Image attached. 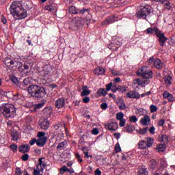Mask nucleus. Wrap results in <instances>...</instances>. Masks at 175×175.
I'll return each mask as SVG.
<instances>
[{
	"mask_svg": "<svg viewBox=\"0 0 175 175\" xmlns=\"http://www.w3.org/2000/svg\"><path fill=\"white\" fill-rule=\"evenodd\" d=\"M55 107H57V109H63V107H65V98H58L55 103Z\"/></svg>",
	"mask_w": 175,
	"mask_h": 175,
	"instance_id": "4468645a",
	"label": "nucleus"
},
{
	"mask_svg": "<svg viewBox=\"0 0 175 175\" xmlns=\"http://www.w3.org/2000/svg\"><path fill=\"white\" fill-rule=\"evenodd\" d=\"M51 70H53V67L51 66L49 64L44 65L42 71V77L44 79H46V77H49L50 76V73H51Z\"/></svg>",
	"mask_w": 175,
	"mask_h": 175,
	"instance_id": "9d476101",
	"label": "nucleus"
},
{
	"mask_svg": "<svg viewBox=\"0 0 175 175\" xmlns=\"http://www.w3.org/2000/svg\"><path fill=\"white\" fill-rule=\"evenodd\" d=\"M10 12L15 20H23L28 16L27 10L24 9L20 1H14L12 3Z\"/></svg>",
	"mask_w": 175,
	"mask_h": 175,
	"instance_id": "f257e3e1",
	"label": "nucleus"
},
{
	"mask_svg": "<svg viewBox=\"0 0 175 175\" xmlns=\"http://www.w3.org/2000/svg\"><path fill=\"white\" fill-rule=\"evenodd\" d=\"M29 159V155L28 154H25L21 157V160L27 161Z\"/></svg>",
	"mask_w": 175,
	"mask_h": 175,
	"instance_id": "864d4df0",
	"label": "nucleus"
},
{
	"mask_svg": "<svg viewBox=\"0 0 175 175\" xmlns=\"http://www.w3.org/2000/svg\"><path fill=\"white\" fill-rule=\"evenodd\" d=\"M157 37L159 38V43L161 47H163L165 46V43H166V41L167 40V38L165 36V33H162V31H160Z\"/></svg>",
	"mask_w": 175,
	"mask_h": 175,
	"instance_id": "9b49d317",
	"label": "nucleus"
},
{
	"mask_svg": "<svg viewBox=\"0 0 175 175\" xmlns=\"http://www.w3.org/2000/svg\"><path fill=\"white\" fill-rule=\"evenodd\" d=\"M28 92L33 98H44L47 95L46 88L38 85H30L28 86Z\"/></svg>",
	"mask_w": 175,
	"mask_h": 175,
	"instance_id": "f03ea898",
	"label": "nucleus"
},
{
	"mask_svg": "<svg viewBox=\"0 0 175 175\" xmlns=\"http://www.w3.org/2000/svg\"><path fill=\"white\" fill-rule=\"evenodd\" d=\"M130 121L131 122H137V118L136 116H130Z\"/></svg>",
	"mask_w": 175,
	"mask_h": 175,
	"instance_id": "5fc2aeb1",
	"label": "nucleus"
},
{
	"mask_svg": "<svg viewBox=\"0 0 175 175\" xmlns=\"http://www.w3.org/2000/svg\"><path fill=\"white\" fill-rule=\"evenodd\" d=\"M99 133V129L98 128H95L92 131V135H98Z\"/></svg>",
	"mask_w": 175,
	"mask_h": 175,
	"instance_id": "69168bd1",
	"label": "nucleus"
},
{
	"mask_svg": "<svg viewBox=\"0 0 175 175\" xmlns=\"http://www.w3.org/2000/svg\"><path fill=\"white\" fill-rule=\"evenodd\" d=\"M118 91L119 92H125V91H126V88L125 85H119L118 86Z\"/></svg>",
	"mask_w": 175,
	"mask_h": 175,
	"instance_id": "a18cd8bd",
	"label": "nucleus"
},
{
	"mask_svg": "<svg viewBox=\"0 0 175 175\" xmlns=\"http://www.w3.org/2000/svg\"><path fill=\"white\" fill-rule=\"evenodd\" d=\"M126 96L129 99H140V94L136 91H130L127 93Z\"/></svg>",
	"mask_w": 175,
	"mask_h": 175,
	"instance_id": "dca6fc26",
	"label": "nucleus"
},
{
	"mask_svg": "<svg viewBox=\"0 0 175 175\" xmlns=\"http://www.w3.org/2000/svg\"><path fill=\"white\" fill-rule=\"evenodd\" d=\"M68 142L65 140L59 143L57 146V150H58L59 151H62V150H64V148L65 147V146H66Z\"/></svg>",
	"mask_w": 175,
	"mask_h": 175,
	"instance_id": "72a5a7b5",
	"label": "nucleus"
},
{
	"mask_svg": "<svg viewBox=\"0 0 175 175\" xmlns=\"http://www.w3.org/2000/svg\"><path fill=\"white\" fill-rule=\"evenodd\" d=\"M116 21H118V19L116 18V16H111L107 17L103 22V25H109V24H113V23H116Z\"/></svg>",
	"mask_w": 175,
	"mask_h": 175,
	"instance_id": "ddd939ff",
	"label": "nucleus"
},
{
	"mask_svg": "<svg viewBox=\"0 0 175 175\" xmlns=\"http://www.w3.org/2000/svg\"><path fill=\"white\" fill-rule=\"evenodd\" d=\"M101 109H102V110H106V109H107V103H102Z\"/></svg>",
	"mask_w": 175,
	"mask_h": 175,
	"instance_id": "774afa93",
	"label": "nucleus"
},
{
	"mask_svg": "<svg viewBox=\"0 0 175 175\" xmlns=\"http://www.w3.org/2000/svg\"><path fill=\"white\" fill-rule=\"evenodd\" d=\"M11 81L12 83H14V84H17L18 83V79L15 76L11 77Z\"/></svg>",
	"mask_w": 175,
	"mask_h": 175,
	"instance_id": "680f3d73",
	"label": "nucleus"
},
{
	"mask_svg": "<svg viewBox=\"0 0 175 175\" xmlns=\"http://www.w3.org/2000/svg\"><path fill=\"white\" fill-rule=\"evenodd\" d=\"M16 175H23V171H21V168L17 167L15 170Z\"/></svg>",
	"mask_w": 175,
	"mask_h": 175,
	"instance_id": "3c124183",
	"label": "nucleus"
},
{
	"mask_svg": "<svg viewBox=\"0 0 175 175\" xmlns=\"http://www.w3.org/2000/svg\"><path fill=\"white\" fill-rule=\"evenodd\" d=\"M158 125L159 126H163V125H165V120L163 119L159 120Z\"/></svg>",
	"mask_w": 175,
	"mask_h": 175,
	"instance_id": "e2e57ef3",
	"label": "nucleus"
},
{
	"mask_svg": "<svg viewBox=\"0 0 175 175\" xmlns=\"http://www.w3.org/2000/svg\"><path fill=\"white\" fill-rule=\"evenodd\" d=\"M151 13V7L148 5L141 6L139 10L136 12L135 16L141 20H146L147 16Z\"/></svg>",
	"mask_w": 175,
	"mask_h": 175,
	"instance_id": "423d86ee",
	"label": "nucleus"
},
{
	"mask_svg": "<svg viewBox=\"0 0 175 175\" xmlns=\"http://www.w3.org/2000/svg\"><path fill=\"white\" fill-rule=\"evenodd\" d=\"M119 109L120 110H125L126 109V105L124 101H121L119 103Z\"/></svg>",
	"mask_w": 175,
	"mask_h": 175,
	"instance_id": "37998d69",
	"label": "nucleus"
},
{
	"mask_svg": "<svg viewBox=\"0 0 175 175\" xmlns=\"http://www.w3.org/2000/svg\"><path fill=\"white\" fill-rule=\"evenodd\" d=\"M159 142L164 143L165 144H167L169 143V137L166 135H161L159 136Z\"/></svg>",
	"mask_w": 175,
	"mask_h": 175,
	"instance_id": "c756f323",
	"label": "nucleus"
},
{
	"mask_svg": "<svg viewBox=\"0 0 175 175\" xmlns=\"http://www.w3.org/2000/svg\"><path fill=\"white\" fill-rule=\"evenodd\" d=\"M107 128L109 131H117L118 129V124L116 122H111L107 124Z\"/></svg>",
	"mask_w": 175,
	"mask_h": 175,
	"instance_id": "5701e85b",
	"label": "nucleus"
},
{
	"mask_svg": "<svg viewBox=\"0 0 175 175\" xmlns=\"http://www.w3.org/2000/svg\"><path fill=\"white\" fill-rule=\"evenodd\" d=\"M84 19L82 17H75L72 20V25L75 29H80L84 25Z\"/></svg>",
	"mask_w": 175,
	"mask_h": 175,
	"instance_id": "6e6552de",
	"label": "nucleus"
},
{
	"mask_svg": "<svg viewBox=\"0 0 175 175\" xmlns=\"http://www.w3.org/2000/svg\"><path fill=\"white\" fill-rule=\"evenodd\" d=\"M44 10H48V12H54L55 10L54 6H53V5H46L44 8Z\"/></svg>",
	"mask_w": 175,
	"mask_h": 175,
	"instance_id": "79ce46f5",
	"label": "nucleus"
},
{
	"mask_svg": "<svg viewBox=\"0 0 175 175\" xmlns=\"http://www.w3.org/2000/svg\"><path fill=\"white\" fill-rule=\"evenodd\" d=\"M31 148V146H29V144H23L19 146L18 150L19 152H21L22 154H25L27 152H29V150Z\"/></svg>",
	"mask_w": 175,
	"mask_h": 175,
	"instance_id": "6ab92c4d",
	"label": "nucleus"
},
{
	"mask_svg": "<svg viewBox=\"0 0 175 175\" xmlns=\"http://www.w3.org/2000/svg\"><path fill=\"white\" fill-rule=\"evenodd\" d=\"M105 69L102 67H97L94 70V74L100 76L101 75H105Z\"/></svg>",
	"mask_w": 175,
	"mask_h": 175,
	"instance_id": "a878e982",
	"label": "nucleus"
},
{
	"mask_svg": "<svg viewBox=\"0 0 175 175\" xmlns=\"http://www.w3.org/2000/svg\"><path fill=\"white\" fill-rule=\"evenodd\" d=\"M116 118L117 120H118L119 121L120 120H124V113L122 112H119L116 114Z\"/></svg>",
	"mask_w": 175,
	"mask_h": 175,
	"instance_id": "de8ad7c7",
	"label": "nucleus"
},
{
	"mask_svg": "<svg viewBox=\"0 0 175 175\" xmlns=\"http://www.w3.org/2000/svg\"><path fill=\"white\" fill-rule=\"evenodd\" d=\"M154 65L157 69H162V68H163V64H162V62H161V59H157L154 62Z\"/></svg>",
	"mask_w": 175,
	"mask_h": 175,
	"instance_id": "c85d7f7f",
	"label": "nucleus"
},
{
	"mask_svg": "<svg viewBox=\"0 0 175 175\" xmlns=\"http://www.w3.org/2000/svg\"><path fill=\"white\" fill-rule=\"evenodd\" d=\"M47 143V137H44L42 138H38L37 139V146L38 147H44Z\"/></svg>",
	"mask_w": 175,
	"mask_h": 175,
	"instance_id": "4be33fe9",
	"label": "nucleus"
},
{
	"mask_svg": "<svg viewBox=\"0 0 175 175\" xmlns=\"http://www.w3.org/2000/svg\"><path fill=\"white\" fill-rule=\"evenodd\" d=\"M119 123L120 126L122 127V126H125V123L126 122V120H125V119H121Z\"/></svg>",
	"mask_w": 175,
	"mask_h": 175,
	"instance_id": "13d9d810",
	"label": "nucleus"
},
{
	"mask_svg": "<svg viewBox=\"0 0 175 175\" xmlns=\"http://www.w3.org/2000/svg\"><path fill=\"white\" fill-rule=\"evenodd\" d=\"M3 114L6 118H13L16 116V108L12 104H7L4 106Z\"/></svg>",
	"mask_w": 175,
	"mask_h": 175,
	"instance_id": "0eeeda50",
	"label": "nucleus"
},
{
	"mask_svg": "<svg viewBox=\"0 0 175 175\" xmlns=\"http://www.w3.org/2000/svg\"><path fill=\"white\" fill-rule=\"evenodd\" d=\"M157 149L159 152H163L166 150V145L165 144H159L157 146Z\"/></svg>",
	"mask_w": 175,
	"mask_h": 175,
	"instance_id": "e433bc0d",
	"label": "nucleus"
},
{
	"mask_svg": "<svg viewBox=\"0 0 175 175\" xmlns=\"http://www.w3.org/2000/svg\"><path fill=\"white\" fill-rule=\"evenodd\" d=\"M42 159H44V157H42V158H40L39 159H38V165H40V170H41V172H43V170H44V167H46V161H42Z\"/></svg>",
	"mask_w": 175,
	"mask_h": 175,
	"instance_id": "2f4dec72",
	"label": "nucleus"
},
{
	"mask_svg": "<svg viewBox=\"0 0 175 175\" xmlns=\"http://www.w3.org/2000/svg\"><path fill=\"white\" fill-rule=\"evenodd\" d=\"M172 77H170V75H165L163 78L165 84H167V85H170L172 84Z\"/></svg>",
	"mask_w": 175,
	"mask_h": 175,
	"instance_id": "473e14b6",
	"label": "nucleus"
},
{
	"mask_svg": "<svg viewBox=\"0 0 175 175\" xmlns=\"http://www.w3.org/2000/svg\"><path fill=\"white\" fill-rule=\"evenodd\" d=\"M137 75L141 76L144 80H142V84H150V79H152L154 73L151 70H148V67L143 66L138 70Z\"/></svg>",
	"mask_w": 175,
	"mask_h": 175,
	"instance_id": "7ed1b4c3",
	"label": "nucleus"
},
{
	"mask_svg": "<svg viewBox=\"0 0 175 175\" xmlns=\"http://www.w3.org/2000/svg\"><path fill=\"white\" fill-rule=\"evenodd\" d=\"M46 133L43 132V131H39L37 134V137H38V139H43V137H46Z\"/></svg>",
	"mask_w": 175,
	"mask_h": 175,
	"instance_id": "c03bdc74",
	"label": "nucleus"
},
{
	"mask_svg": "<svg viewBox=\"0 0 175 175\" xmlns=\"http://www.w3.org/2000/svg\"><path fill=\"white\" fill-rule=\"evenodd\" d=\"M43 106H44V103H41L37 104L34 107V111H38L39 109H42L43 107Z\"/></svg>",
	"mask_w": 175,
	"mask_h": 175,
	"instance_id": "ea45409f",
	"label": "nucleus"
},
{
	"mask_svg": "<svg viewBox=\"0 0 175 175\" xmlns=\"http://www.w3.org/2000/svg\"><path fill=\"white\" fill-rule=\"evenodd\" d=\"M1 20L3 24H6V23H8V19H6V17L3 15L1 16Z\"/></svg>",
	"mask_w": 175,
	"mask_h": 175,
	"instance_id": "0e129e2a",
	"label": "nucleus"
},
{
	"mask_svg": "<svg viewBox=\"0 0 175 175\" xmlns=\"http://www.w3.org/2000/svg\"><path fill=\"white\" fill-rule=\"evenodd\" d=\"M150 113H155L156 111H158V108H157V106L154 105H151L150 106Z\"/></svg>",
	"mask_w": 175,
	"mask_h": 175,
	"instance_id": "09e8293b",
	"label": "nucleus"
},
{
	"mask_svg": "<svg viewBox=\"0 0 175 175\" xmlns=\"http://www.w3.org/2000/svg\"><path fill=\"white\" fill-rule=\"evenodd\" d=\"M137 175H148V170L144 167H142L139 169Z\"/></svg>",
	"mask_w": 175,
	"mask_h": 175,
	"instance_id": "cd10ccee",
	"label": "nucleus"
},
{
	"mask_svg": "<svg viewBox=\"0 0 175 175\" xmlns=\"http://www.w3.org/2000/svg\"><path fill=\"white\" fill-rule=\"evenodd\" d=\"M94 175H102V171L99 168H97L94 172Z\"/></svg>",
	"mask_w": 175,
	"mask_h": 175,
	"instance_id": "338daca9",
	"label": "nucleus"
},
{
	"mask_svg": "<svg viewBox=\"0 0 175 175\" xmlns=\"http://www.w3.org/2000/svg\"><path fill=\"white\" fill-rule=\"evenodd\" d=\"M138 147L139 148H141L142 150H146L148 148V146H147V142L144 140L141 141L138 143Z\"/></svg>",
	"mask_w": 175,
	"mask_h": 175,
	"instance_id": "7c9ffc66",
	"label": "nucleus"
},
{
	"mask_svg": "<svg viewBox=\"0 0 175 175\" xmlns=\"http://www.w3.org/2000/svg\"><path fill=\"white\" fill-rule=\"evenodd\" d=\"M115 151L116 152H120L121 151V146H120V144L117 143L115 146Z\"/></svg>",
	"mask_w": 175,
	"mask_h": 175,
	"instance_id": "603ef678",
	"label": "nucleus"
},
{
	"mask_svg": "<svg viewBox=\"0 0 175 175\" xmlns=\"http://www.w3.org/2000/svg\"><path fill=\"white\" fill-rule=\"evenodd\" d=\"M39 126L43 131H47L50 128V120L47 118L41 119L39 121Z\"/></svg>",
	"mask_w": 175,
	"mask_h": 175,
	"instance_id": "1a4fd4ad",
	"label": "nucleus"
},
{
	"mask_svg": "<svg viewBox=\"0 0 175 175\" xmlns=\"http://www.w3.org/2000/svg\"><path fill=\"white\" fill-rule=\"evenodd\" d=\"M120 46H121V42H118L117 40L114 42L111 43L108 48L109 50H112V51H117L118 49L120 48Z\"/></svg>",
	"mask_w": 175,
	"mask_h": 175,
	"instance_id": "2eb2a0df",
	"label": "nucleus"
},
{
	"mask_svg": "<svg viewBox=\"0 0 175 175\" xmlns=\"http://www.w3.org/2000/svg\"><path fill=\"white\" fill-rule=\"evenodd\" d=\"M53 128L55 129V131H59V129L62 128V124L61 123H57L53 125Z\"/></svg>",
	"mask_w": 175,
	"mask_h": 175,
	"instance_id": "8fccbe9b",
	"label": "nucleus"
},
{
	"mask_svg": "<svg viewBox=\"0 0 175 175\" xmlns=\"http://www.w3.org/2000/svg\"><path fill=\"white\" fill-rule=\"evenodd\" d=\"M10 135L14 142H18L20 139V133L14 129H11Z\"/></svg>",
	"mask_w": 175,
	"mask_h": 175,
	"instance_id": "f8f14e48",
	"label": "nucleus"
},
{
	"mask_svg": "<svg viewBox=\"0 0 175 175\" xmlns=\"http://www.w3.org/2000/svg\"><path fill=\"white\" fill-rule=\"evenodd\" d=\"M147 131H148V127L137 129L136 132L137 133H139L140 135H146V133H147Z\"/></svg>",
	"mask_w": 175,
	"mask_h": 175,
	"instance_id": "4c0bfd02",
	"label": "nucleus"
},
{
	"mask_svg": "<svg viewBox=\"0 0 175 175\" xmlns=\"http://www.w3.org/2000/svg\"><path fill=\"white\" fill-rule=\"evenodd\" d=\"M10 148H11L14 152H16V151H17V145L12 144L10 146Z\"/></svg>",
	"mask_w": 175,
	"mask_h": 175,
	"instance_id": "bf43d9fd",
	"label": "nucleus"
},
{
	"mask_svg": "<svg viewBox=\"0 0 175 175\" xmlns=\"http://www.w3.org/2000/svg\"><path fill=\"white\" fill-rule=\"evenodd\" d=\"M163 98L164 99H167L168 102H173L174 100V97L173 96V94L166 91L163 92Z\"/></svg>",
	"mask_w": 175,
	"mask_h": 175,
	"instance_id": "b1692460",
	"label": "nucleus"
},
{
	"mask_svg": "<svg viewBox=\"0 0 175 175\" xmlns=\"http://www.w3.org/2000/svg\"><path fill=\"white\" fill-rule=\"evenodd\" d=\"M96 95L98 96H106L107 95V90L105 88H100L97 92Z\"/></svg>",
	"mask_w": 175,
	"mask_h": 175,
	"instance_id": "bb28decb",
	"label": "nucleus"
},
{
	"mask_svg": "<svg viewBox=\"0 0 175 175\" xmlns=\"http://www.w3.org/2000/svg\"><path fill=\"white\" fill-rule=\"evenodd\" d=\"M90 94H91V90H88V87L87 85L82 86L81 96H88Z\"/></svg>",
	"mask_w": 175,
	"mask_h": 175,
	"instance_id": "393cba45",
	"label": "nucleus"
},
{
	"mask_svg": "<svg viewBox=\"0 0 175 175\" xmlns=\"http://www.w3.org/2000/svg\"><path fill=\"white\" fill-rule=\"evenodd\" d=\"M68 13L70 14H79L81 17H85V16H91V8H77L75 5H71L68 8Z\"/></svg>",
	"mask_w": 175,
	"mask_h": 175,
	"instance_id": "39448f33",
	"label": "nucleus"
},
{
	"mask_svg": "<svg viewBox=\"0 0 175 175\" xmlns=\"http://www.w3.org/2000/svg\"><path fill=\"white\" fill-rule=\"evenodd\" d=\"M125 131H126L128 133H132V132L135 131V127L131 124H127L125 127Z\"/></svg>",
	"mask_w": 175,
	"mask_h": 175,
	"instance_id": "c9c22d12",
	"label": "nucleus"
},
{
	"mask_svg": "<svg viewBox=\"0 0 175 175\" xmlns=\"http://www.w3.org/2000/svg\"><path fill=\"white\" fill-rule=\"evenodd\" d=\"M29 66H31V62L28 61L25 62L23 68V72L24 70H28V69H29Z\"/></svg>",
	"mask_w": 175,
	"mask_h": 175,
	"instance_id": "a19ab883",
	"label": "nucleus"
},
{
	"mask_svg": "<svg viewBox=\"0 0 175 175\" xmlns=\"http://www.w3.org/2000/svg\"><path fill=\"white\" fill-rule=\"evenodd\" d=\"M68 171H69V168L65 165L60 168V173H65V172Z\"/></svg>",
	"mask_w": 175,
	"mask_h": 175,
	"instance_id": "6e6d98bb",
	"label": "nucleus"
},
{
	"mask_svg": "<svg viewBox=\"0 0 175 175\" xmlns=\"http://www.w3.org/2000/svg\"><path fill=\"white\" fill-rule=\"evenodd\" d=\"M139 122L141 125H143L144 126H147V125H148L151 122V119L148 116L145 115L144 118H141Z\"/></svg>",
	"mask_w": 175,
	"mask_h": 175,
	"instance_id": "a211bd4d",
	"label": "nucleus"
},
{
	"mask_svg": "<svg viewBox=\"0 0 175 175\" xmlns=\"http://www.w3.org/2000/svg\"><path fill=\"white\" fill-rule=\"evenodd\" d=\"M4 64L9 69H13L14 70H18L21 73L24 72V69L23 68V63L20 62L14 59H12L10 57H5L4 59Z\"/></svg>",
	"mask_w": 175,
	"mask_h": 175,
	"instance_id": "20e7f679",
	"label": "nucleus"
},
{
	"mask_svg": "<svg viewBox=\"0 0 175 175\" xmlns=\"http://www.w3.org/2000/svg\"><path fill=\"white\" fill-rule=\"evenodd\" d=\"M154 144V138L148 137L146 139V146H148V148H150Z\"/></svg>",
	"mask_w": 175,
	"mask_h": 175,
	"instance_id": "58836bf2",
	"label": "nucleus"
},
{
	"mask_svg": "<svg viewBox=\"0 0 175 175\" xmlns=\"http://www.w3.org/2000/svg\"><path fill=\"white\" fill-rule=\"evenodd\" d=\"M75 157L77 159V161H79V163H81L83 162V159H81V157L80 156V154L76 153Z\"/></svg>",
	"mask_w": 175,
	"mask_h": 175,
	"instance_id": "052dcab7",
	"label": "nucleus"
},
{
	"mask_svg": "<svg viewBox=\"0 0 175 175\" xmlns=\"http://www.w3.org/2000/svg\"><path fill=\"white\" fill-rule=\"evenodd\" d=\"M29 84H31V80L29 78H25L23 82L19 83V88L23 90H27L28 91V88H24V85H29Z\"/></svg>",
	"mask_w": 175,
	"mask_h": 175,
	"instance_id": "aec40b11",
	"label": "nucleus"
},
{
	"mask_svg": "<svg viewBox=\"0 0 175 175\" xmlns=\"http://www.w3.org/2000/svg\"><path fill=\"white\" fill-rule=\"evenodd\" d=\"M152 2H159L162 5H164L165 9L167 10H170L172 9V6H170V1L167 0H150Z\"/></svg>",
	"mask_w": 175,
	"mask_h": 175,
	"instance_id": "f3484780",
	"label": "nucleus"
},
{
	"mask_svg": "<svg viewBox=\"0 0 175 175\" xmlns=\"http://www.w3.org/2000/svg\"><path fill=\"white\" fill-rule=\"evenodd\" d=\"M149 166L150 168L152 169V170H155V169H157V166H158V164L154 159H152L150 161Z\"/></svg>",
	"mask_w": 175,
	"mask_h": 175,
	"instance_id": "f704fd0d",
	"label": "nucleus"
},
{
	"mask_svg": "<svg viewBox=\"0 0 175 175\" xmlns=\"http://www.w3.org/2000/svg\"><path fill=\"white\" fill-rule=\"evenodd\" d=\"M113 83L110 82L109 84L106 85V91H110L113 88Z\"/></svg>",
	"mask_w": 175,
	"mask_h": 175,
	"instance_id": "4d7b16f0",
	"label": "nucleus"
},
{
	"mask_svg": "<svg viewBox=\"0 0 175 175\" xmlns=\"http://www.w3.org/2000/svg\"><path fill=\"white\" fill-rule=\"evenodd\" d=\"M160 31L161 30L158 29V27H149L146 30H145V32L146 33H147V35L152 34L154 33V35H156V36Z\"/></svg>",
	"mask_w": 175,
	"mask_h": 175,
	"instance_id": "412c9836",
	"label": "nucleus"
},
{
	"mask_svg": "<svg viewBox=\"0 0 175 175\" xmlns=\"http://www.w3.org/2000/svg\"><path fill=\"white\" fill-rule=\"evenodd\" d=\"M133 84L134 85H136V84L139 85H143V81L140 80V79H137L134 80V81L133 82Z\"/></svg>",
	"mask_w": 175,
	"mask_h": 175,
	"instance_id": "49530a36",
	"label": "nucleus"
}]
</instances>
